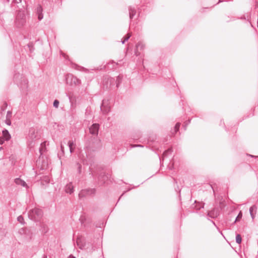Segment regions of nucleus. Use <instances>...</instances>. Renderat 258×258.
Segmentation results:
<instances>
[{
  "label": "nucleus",
  "instance_id": "nucleus-15",
  "mask_svg": "<svg viewBox=\"0 0 258 258\" xmlns=\"http://www.w3.org/2000/svg\"><path fill=\"white\" fill-rule=\"evenodd\" d=\"M40 230L42 232V233H43L44 234L47 233V231H48L49 229H48L47 225L44 223H41L40 224Z\"/></svg>",
  "mask_w": 258,
  "mask_h": 258
},
{
  "label": "nucleus",
  "instance_id": "nucleus-8",
  "mask_svg": "<svg viewBox=\"0 0 258 258\" xmlns=\"http://www.w3.org/2000/svg\"><path fill=\"white\" fill-rule=\"evenodd\" d=\"M21 234H23L25 235V237L27 240H30L33 235V232L30 228H22L19 230Z\"/></svg>",
  "mask_w": 258,
  "mask_h": 258
},
{
  "label": "nucleus",
  "instance_id": "nucleus-2",
  "mask_svg": "<svg viewBox=\"0 0 258 258\" xmlns=\"http://www.w3.org/2000/svg\"><path fill=\"white\" fill-rule=\"evenodd\" d=\"M42 216L43 212L42 210L38 208L33 209L28 213L29 218L34 221H38L40 220Z\"/></svg>",
  "mask_w": 258,
  "mask_h": 258
},
{
  "label": "nucleus",
  "instance_id": "nucleus-24",
  "mask_svg": "<svg viewBox=\"0 0 258 258\" xmlns=\"http://www.w3.org/2000/svg\"><path fill=\"white\" fill-rule=\"evenodd\" d=\"M256 206L255 205H253L249 208V213H253V211H254L255 212H256Z\"/></svg>",
  "mask_w": 258,
  "mask_h": 258
},
{
  "label": "nucleus",
  "instance_id": "nucleus-4",
  "mask_svg": "<svg viewBox=\"0 0 258 258\" xmlns=\"http://www.w3.org/2000/svg\"><path fill=\"white\" fill-rule=\"evenodd\" d=\"M101 143L100 140L94 139L91 143L87 146L88 150L94 152L99 150L101 148Z\"/></svg>",
  "mask_w": 258,
  "mask_h": 258
},
{
  "label": "nucleus",
  "instance_id": "nucleus-42",
  "mask_svg": "<svg viewBox=\"0 0 258 258\" xmlns=\"http://www.w3.org/2000/svg\"><path fill=\"white\" fill-rule=\"evenodd\" d=\"M69 98L70 101L71 102L72 101V98H71V97L70 96H69Z\"/></svg>",
  "mask_w": 258,
  "mask_h": 258
},
{
  "label": "nucleus",
  "instance_id": "nucleus-37",
  "mask_svg": "<svg viewBox=\"0 0 258 258\" xmlns=\"http://www.w3.org/2000/svg\"><path fill=\"white\" fill-rule=\"evenodd\" d=\"M250 216H251V218L253 220L254 217H255V216H254V214L253 213H250Z\"/></svg>",
  "mask_w": 258,
  "mask_h": 258
},
{
  "label": "nucleus",
  "instance_id": "nucleus-16",
  "mask_svg": "<svg viewBox=\"0 0 258 258\" xmlns=\"http://www.w3.org/2000/svg\"><path fill=\"white\" fill-rule=\"evenodd\" d=\"M65 191L67 193L71 194L74 192V187L71 183L68 184L65 187Z\"/></svg>",
  "mask_w": 258,
  "mask_h": 258
},
{
  "label": "nucleus",
  "instance_id": "nucleus-39",
  "mask_svg": "<svg viewBox=\"0 0 258 258\" xmlns=\"http://www.w3.org/2000/svg\"><path fill=\"white\" fill-rule=\"evenodd\" d=\"M68 258H76V257L73 255L72 254H71L68 256Z\"/></svg>",
  "mask_w": 258,
  "mask_h": 258
},
{
  "label": "nucleus",
  "instance_id": "nucleus-9",
  "mask_svg": "<svg viewBox=\"0 0 258 258\" xmlns=\"http://www.w3.org/2000/svg\"><path fill=\"white\" fill-rule=\"evenodd\" d=\"M109 178V175L105 174V173L102 172L98 176V181L101 185L105 183L106 181Z\"/></svg>",
  "mask_w": 258,
  "mask_h": 258
},
{
  "label": "nucleus",
  "instance_id": "nucleus-1",
  "mask_svg": "<svg viewBox=\"0 0 258 258\" xmlns=\"http://www.w3.org/2000/svg\"><path fill=\"white\" fill-rule=\"evenodd\" d=\"M26 22L25 10L21 9L18 11L17 15L15 24L17 27L23 26Z\"/></svg>",
  "mask_w": 258,
  "mask_h": 258
},
{
  "label": "nucleus",
  "instance_id": "nucleus-13",
  "mask_svg": "<svg viewBox=\"0 0 258 258\" xmlns=\"http://www.w3.org/2000/svg\"><path fill=\"white\" fill-rule=\"evenodd\" d=\"M36 13L38 15V19L39 20H41L43 19V16L42 14V8L40 5H39L36 9Z\"/></svg>",
  "mask_w": 258,
  "mask_h": 258
},
{
  "label": "nucleus",
  "instance_id": "nucleus-19",
  "mask_svg": "<svg viewBox=\"0 0 258 258\" xmlns=\"http://www.w3.org/2000/svg\"><path fill=\"white\" fill-rule=\"evenodd\" d=\"M122 79V76L119 75L116 78V80L115 79V83L116 88H118L119 86V84L121 83Z\"/></svg>",
  "mask_w": 258,
  "mask_h": 258
},
{
  "label": "nucleus",
  "instance_id": "nucleus-34",
  "mask_svg": "<svg viewBox=\"0 0 258 258\" xmlns=\"http://www.w3.org/2000/svg\"><path fill=\"white\" fill-rule=\"evenodd\" d=\"M7 107V103H6V102H5V103L4 104L3 106H2V110H3V111H4V110H5V109H6V108Z\"/></svg>",
  "mask_w": 258,
  "mask_h": 258
},
{
  "label": "nucleus",
  "instance_id": "nucleus-30",
  "mask_svg": "<svg viewBox=\"0 0 258 258\" xmlns=\"http://www.w3.org/2000/svg\"><path fill=\"white\" fill-rule=\"evenodd\" d=\"M77 165H78V172L79 173H81V168H82V165L79 163H77Z\"/></svg>",
  "mask_w": 258,
  "mask_h": 258
},
{
  "label": "nucleus",
  "instance_id": "nucleus-36",
  "mask_svg": "<svg viewBox=\"0 0 258 258\" xmlns=\"http://www.w3.org/2000/svg\"><path fill=\"white\" fill-rule=\"evenodd\" d=\"M70 151L71 153H72L74 152V149L73 147H69Z\"/></svg>",
  "mask_w": 258,
  "mask_h": 258
},
{
  "label": "nucleus",
  "instance_id": "nucleus-31",
  "mask_svg": "<svg viewBox=\"0 0 258 258\" xmlns=\"http://www.w3.org/2000/svg\"><path fill=\"white\" fill-rule=\"evenodd\" d=\"M131 35L130 34H127L126 36L124 37V41H127L129 38L131 37Z\"/></svg>",
  "mask_w": 258,
  "mask_h": 258
},
{
  "label": "nucleus",
  "instance_id": "nucleus-28",
  "mask_svg": "<svg viewBox=\"0 0 258 258\" xmlns=\"http://www.w3.org/2000/svg\"><path fill=\"white\" fill-rule=\"evenodd\" d=\"M59 103V101H58V100H55L54 101V102H53V106H54V107H55V108H57V107H58V106Z\"/></svg>",
  "mask_w": 258,
  "mask_h": 258
},
{
  "label": "nucleus",
  "instance_id": "nucleus-46",
  "mask_svg": "<svg viewBox=\"0 0 258 258\" xmlns=\"http://www.w3.org/2000/svg\"><path fill=\"white\" fill-rule=\"evenodd\" d=\"M135 53H136V55H139V54H137V52H136Z\"/></svg>",
  "mask_w": 258,
  "mask_h": 258
},
{
  "label": "nucleus",
  "instance_id": "nucleus-21",
  "mask_svg": "<svg viewBox=\"0 0 258 258\" xmlns=\"http://www.w3.org/2000/svg\"><path fill=\"white\" fill-rule=\"evenodd\" d=\"M241 237L240 234H237L236 236V242L238 244H240L241 242Z\"/></svg>",
  "mask_w": 258,
  "mask_h": 258
},
{
  "label": "nucleus",
  "instance_id": "nucleus-38",
  "mask_svg": "<svg viewBox=\"0 0 258 258\" xmlns=\"http://www.w3.org/2000/svg\"><path fill=\"white\" fill-rule=\"evenodd\" d=\"M43 149V148H41V147H40V148H39V152H40V154H41V155L42 154V152Z\"/></svg>",
  "mask_w": 258,
  "mask_h": 258
},
{
  "label": "nucleus",
  "instance_id": "nucleus-44",
  "mask_svg": "<svg viewBox=\"0 0 258 258\" xmlns=\"http://www.w3.org/2000/svg\"><path fill=\"white\" fill-rule=\"evenodd\" d=\"M135 146L136 147H143L142 145H136Z\"/></svg>",
  "mask_w": 258,
  "mask_h": 258
},
{
  "label": "nucleus",
  "instance_id": "nucleus-29",
  "mask_svg": "<svg viewBox=\"0 0 258 258\" xmlns=\"http://www.w3.org/2000/svg\"><path fill=\"white\" fill-rule=\"evenodd\" d=\"M5 122L7 125H10L11 124V118H6Z\"/></svg>",
  "mask_w": 258,
  "mask_h": 258
},
{
  "label": "nucleus",
  "instance_id": "nucleus-25",
  "mask_svg": "<svg viewBox=\"0 0 258 258\" xmlns=\"http://www.w3.org/2000/svg\"><path fill=\"white\" fill-rule=\"evenodd\" d=\"M172 152V149L171 148L168 149L167 150L165 151L163 153V156H166L168 153H171Z\"/></svg>",
  "mask_w": 258,
  "mask_h": 258
},
{
  "label": "nucleus",
  "instance_id": "nucleus-22",
  "mask_svg": "<svg viewBox=\"0 0 258 258\" xmlns=\"http://www.w3.org/2000/svg\"><path fill=\"white\" fill-rule=\"evenodd\" d=\"M17 220L18 222H19L20 223L24 224L25 223L24 218L22 216H19L17 218Z\"/></svg>",
  "mask_w": 258,
  "mask_h": 258
},
{
  "label": "nucleus",
  "instance_id": "nucleus-32",
  "mask_svg": "<svg viewBox=\"0 0 258 258\" xmlns=\"http://www.w3.org/2000/svg\"><path fill=\"white\" fill-rule=\"evenodd\" d=\"M12 116V112L10 111H8L7 113L6 118H11Z\"/></svg>",
  "mask_w": 258,
  "mask_h": 258
},
{
  "label": "nucleus",
  "instance_id": "nucleus-26",
  "mask_svg": "<svg viewBox=\"0 0 258 258\" xmlns=\"http://www.w3.org/2000/svg\"><path fill=\"white\" fill-rule=\"evenodd\" d=\"M180 125V123L179 122H177L174 127L175 132L176 133L178 131L179 127Z\"/></svg>",
  "mask_w": 258,
  "mask_h": 258
},
{
  "label": "nucleus",
  "instance_id": "nucleus-18",
  "mask_svg": "<svg viewBox=\"0 0 258 258\" xmlns=\"http://www.w3.org/2000/svg\"><path fill=\"white\" fill-rule=\"evenodd\" d=\"M136 14V11L135 8L130 7L129 8V15L130 19H132Z\"/></svg>",
  "mask_w": 258,
  "mask_h": 258
},
{
  "label": "nucleus",
  "instance_id": "nucleus-12",
  "mask_svg": "<svg viewBox=\"0 0 258 258\" xmlns=\"http://www.w3.org/2000/svg\"><path fill=\"white\" fill-rule=\"evenodd\" d=\"M219 215L218 210L214 209L213 210L209 211L208 213V216L212 218H215Z\"/></svg>",
  "mask_w": 258,
  "mask_h": 258
},
{
  "label": "nucleus",
  "instance_id": "nucleus-40",
  "mask_svg": "<svg viewBox=\"0 0 258 258\" xmlns=\"http://www.w3.org/2000/svg\"><path fill=\"white\" fill-rule=\"evenodd\" d=\"M60 148H61V151L62 152H64V147H63V146L62 145H61Z\"/></svg>",
  "mask_w": 258,
  "mask_h": 258
},
{
  "label": "nucleus",
  "instance_id": "nucleus-27",
  "mask_svg": "<svg viewBox=\"0 0 258 258\" xmlns=\"http://www.w3.org/2000/svg\"><path fill=\"white\" fill-rule=\"evenodd\" d=\"M81 242V239L80 238H78L77 239V244L78 246H79V247L81 249L83 248V247L84 246V245L83 244H80V243Z\"/></svg>",
  "mask_w": 258,
  "mask_h": 258
},
{
  "label": "nucleus",
  "instance_id": "nucleus-10",
  "mask_svg": "<svg viewBox=\"0 0 258 258\" xmlns=\"http://www.w3.org/2000/svg\"><path fill=\"white\" fill-rule=\"evenodd\" d=\"M99 125L98 123H93L89 128L90 133L94 136H97L98 134Z\"/></svg>",
  "mask_w": 258,
  "mask_h": 258
},
{
  "label": "nucleus",
  "instance_id": "nucleus-35",
  "mask_svg": "<svg viewBox=\"0 0 258 258\" xmlns=\"http://www.w3.org/2000/svg\"><path fill=\"white\" fill-rule=\"evenodd\" d=\"M4 138L3 137H0V144L2 145L4 142Z\"/></svg>",
  "mask_w": 258,
  "mask_h": 258
},
{
  "label": "nucleus",
  "instance_id": "nucleus-20",
  "mask_svg": "<svg viewBox=\"0 0 258 258\" xmlns=\"http://www.w3.org/2000/svg\"><path fill=\"white\" fill-rule=\"evenodd\" d=\"M136 47L137 50H142L144 48V45L142 42H138L136 45Z\"/></svg>",
  "mask_w": 258,
  "mask_h": 258
},
{
  "label": "nucleus",
  "instance_id": "nucleus-17",
  "mask_svg": "<svg viewBox=\"0 0 258 258\" xmlns=\"http://www.w3.org/2000/svg\"><path fill=\"white\" fill-rule=\"evenodd\" d=\"M15 182L16 183V184L18 185H21L23 187H25L27 185L26 182L24 180L21 179L19 178H16L15 179Z\"/></svg>",
  "mask_w": 258,
  "mask_h": 258
},
{
  "label": "nucleus",
  "instance_id": "nucleus-43",
  "mask_svg": "<svg viewBox=\"0 0 258 258\" xmlns=\"http://www.w3.org/2000/svg\"><path fill=\"white\" fill-rule=\"evenodd\" d=\"M125 41H124V40L123 39V40H122L121 41V42L122 44H124L125 43Z\"/></svg>",
  "mask_w": 258,
  "mask_h": 258
},
{
  "label": "nucleus",
  "instance_id": "nucleus-45",
  "mask_svg": "<svg viewBox=\"0 0 258 258\" xmlns=\"http://www.w3.org/2000/svg\"><path fill=\"white\" fill-rule=\"evenodd\" d=\"M187 124V123H186L185 126H184V130H186V125Z\"/></svg>",
  "mask_w": 258,
  "mask_h": 258
},
{
  "label": "nucleus",
  "instance_id": "nucleus-33",
  "mask_svg": "<svg viewBox=\"0 0 258 258\" xmlns=\"http://www.w3.org/2000/svg\"><path fill=\"white\" fill-rule=\"evenodd\" d=\"M74 145H75V144H74L73 141H69V142H68L69 147H73V146Z\"/></svg>",
  "mask_w": 258,
  "mask_h": 258
},
{
  "label": "nucleus",
  "instance_id": "nucleus-3",
  "mask_svg": "<svg viewBox=\"0 0 258 258\" xmlns=\"http://www.w3.org/2000/svg\"><path fill=\"white\" fill-rule=\"evenodd\" d=\"M66 82L68 85H69L71 86H78L81 83L80 80L71 74H68L66 75Z\"/></svg>",
  "mask_w": 258,
  "mask_h": 258
},
{
  "label": "nucleus",
  "instance_id": "nucleus-41",
  "mask_svg": "<svg viewBox=\"0 0 258 258\" xmlns=\"http://www.w3.org/2000/svg\"><path fill=\"white\" fill-rule=\"evenodd\" d=\"M16 1V3H21L22 2V0H18V1H17V0H15Z\"/></svg>",
  "mask_w": 258,
  "mask_h": 258
},
{
  "label": "nucleus",
  "instance_id": "nucleus-47",
  "mask_svg": "<svg viewBox=\"0 0 258 258\" xmlns=\"http://www.w3.org/2000/svg\"><path fill=\"white\" fill-rule=\"evenodd\" d=\"M7 1H8L9 0H6Z\"/></svg>",
  "mask_w": 258,
  "mask_h": 258
},
{
  "label": "nucleus",
  "instance_id": "nucleus-11",
  "mask_svg": "<svg viewBox=\"0 0 258 258\" xmlns=\"http://www.w3.org/2000/svg\"><path fill=\"white\" fill-rule=\"evenodd\" d=\"M29 138L32 140L37 138V133L36 132L35 130L33 128H31L29 130Z\"/></svg>",
  "mask_w": 258,
  "mask_h": 258
},
{
  "label": "nucleus",
  "instance_id": "nucleus-7",
  "mask_svg": "<svg viewBox=\"0 0 258 258\" xmlns=\"http://www.w3.org/2000/svg\"><path fill=\"white\" fill-rule=\"evenodd\" d=\"M100 110L104 114H107L110 110V107L109 105L108 101L103 100L100 106Z\"/></svg>",
  "mask_w": 258,
  "mask_h": 258
},
{
  "label": "nucleus",
  "instance_id": "nucleus-14",
  "mask_svg": "<svg viewBox=\"0 0 258 258\" xmlns=\"http://www.w3.org/2000/svg\"><path fill=\"white\" fill-rule=\"evenodd\" d=\"M2 133L3 138H4L6 141H9L11 139V135L10 134L9 131L5 129L4 130H3Z\"/></svg>",
  "mask_w": 258,
  "mask_h": 258
},
{
  "label": "nucleus",
  "instance_id": "nucleus-23",
  "mask_svg": "<svg viewBox=\"0 0 258 258\" xmlns=\"http://www.w3.org/2000/svg\"><path fill=\"white\" fill-rule=\"evenodd\" d=\"M242 212L240 211L239 214H238L237 216L236 217L235 220L234 221V223H235L237 221H238L240 220V219L242 218Z\"/></svg>",
  "mask_w": 258,
  "mask_h": 258
},
{
  "label": "nucleus",
  "instance_id": "nucleus-5",
  "mask_svg": "<svg viewBox=\"0 0 258 258\" xmlns=\"http://www.w3.org/2000/svg\"><path fill=\"white\" fill-rule=\"evenodd\" d=\"M96 192L95 188H88L82 190L79 194L80 199L85 197L87 196L93 195Z\"/></svg>",
  "mask_w": 258,
  "mask_h": 258
},
{
  "label": "nucleus",
  "instance_id": "nucleus-6",
  "mask_svg": "<svg viewBox=\"0 0 258 258\" xmlns=\"http://www.w3.org/2000/svg\"><path fill=\"white\" fill-rule=\"evenodd\" d=\"M103 85L106 86V88H110L115 85V79L111 77H105L104 79Z\"/></svg>",
  "mask_w": 258,
  "mask_h": 258
}]
</instances>
